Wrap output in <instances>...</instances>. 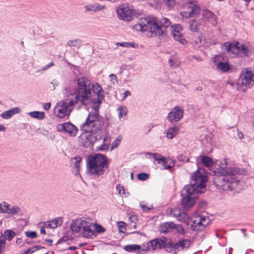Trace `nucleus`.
<instances>
[{"label":"nucleus","mask_w":254,"mask_h":254,"mask_svg":"<svg viewBox=\"0 0 254 254\" xmlns=\"http://www.w3.org/2000/svg\"><path fill=\"white\" fill-rule=\"evenodd\" d=\"M77 84L76 93L74 92L73 93L70 87L65 88L66 92L74 96V99H71L68 102L62 103V106L58 109L57 116L59 118H63L69 114L72 110L73 106L78 102L79 97L81 98L82 104L86 105L88 103L91 94L90 81L86 77H81L77 80Z\"/></svg>","instance_id":"nucleus-1"},{"label":"nucleus","mask_w":254,"mask_h":254,"mask_svg":"<svg viewBox=\"0 0 254 254\" xmlns=\"http://www.w3.org/2000/svg\"><path fill=\"white\" fill-rule=\"evenodd\" d=\"M207 181V177L199 169L191 176L190 183L185 186L181 191L182 204L186 209L192 207L195 203L197 194L203 192Z\"/></svg>","instance_id":"nucleus-2"},{"label":"nucleus","mask_w":254,"mask_h":254,"mask_svg":"<svg viewBox=\"0 0 254 254\" xmlns=\"http://www.w3.org/2000/svg\"><path fill=\"white\" fill-rule=\"evenodd\" d=\"M94 108L95 112H90L86 121L80 126L82 131L91 133L89 136L91 138L90 143L101 139L102 130L104 126V119L98 111V107H96L95 105Z\"/></svg>","instance_id":"nucleus-3"},{"label":"nucleus","mask_w":254,"mask_h":254,"mask_svg":"<svg viewBox=\"0 0 254 254\" xmlns=\"http://www.w3.org/2000/svg\"><path fill=\"white\" fill-rule=\"evenodd\" d=\"M226 164L222 166L219 169L213 171L210 173L214 176L213 182L218 189L226 190H232V187L230 186V183H234L233 177L240 173V170L238 168H226Z\"/></svg>","instance_id":"nucleus-4"},{"label":"nucleus","mask_w":254,"mask_h":254,"mask_svg":"<svg viewBox=\"0 0 254 254\" xmlns=\"http://www.w3.org/2000/svg\"><path fill=\"white\" fill-rule=\"evenodd\" d=\"M86 167L89 175L98 177L104 174L108 168L106 156L100 153L88 156L86 159Z\"/></svg>","instance_id":"nucleus-5"},{"label":"nucleus","mask_w":254,"mask_h":254,"mask_svg":"<svg viewBox=\"0 0 254 254\" xmlns=\"http://www.w3.org/2000/svg\"><path fill=\"white\" fill-rule=\"evenodd\" d=\"M136 31H147V36L153 37L157 35L159 31V25L156 18L152 17H141L138 20L137 24L133 27Z\"/></svg>","instance_id":"nucleus-6"},{"label":"nucleus","mask_w":254,"mask_h":254,"mask_svg":"<svg viewBox=\"0 0 254 254\" xmlns=\"http://www.w3.org/2000/svg\"><path fill=\"white\" fill-rule=\"evenodd\" d=\"M93 225L91 222L83 220L82 218L73 220L70 224V229L76 237L80 234L85 238H92L94 234Z\"/></svg>","instance_id":"nucleus-7"},{"label":"nucleus","mask_w":254,"mask_h":254,"mask_svg":"<svg viewBox=\"0 0 254 254\" xmlns=\"http://www.w3.org/2000/svg\"><path fill=\"white\" fill-rule=\"evenodd\" d=\"M190 243V241L188 239H181L175 244L167 238L162 237L160 238V249H164L168 253H176V251L189 248Z\"/></svg>","instance_id":"nucleus-8"},{"label":"nucleus","mask_w":254,"mask_h":254,"mask_svg":"<svg viewBox=\"0 0 254 254\" xmlns=\"http://www.w3.org/2000/svg\"><path fill=\"white\" fill-rule=\"evenodd\" d=\"M222 48L228 53L240 57L243 56L249 57L251 54L250 48L238 42L235 43L225 42L223 44Z\"/></svg>","instance_id":"nucleus-9"},{"label":"nucleus","mask_w":254,"mask_h":254,"mask_svg":"<svg viewBox=\"0 0 254 254\" xmlns=\"http://www.w3.org/2000/svg\"><path fill=\"white\" fill-rule=\"evenodd\" d=\"M254 72L250 68H245L242 70L238 80V84L251 87L254 81Z\"/></svg>","instance_id":"nucleus-10"},{"label":"nucleus","mask_w":254,"mask_h":254,"mask_svg":"<svg viewBox=\"0 0 254 254\" xmlns=\"http://www.w3.org/2000/svg\"><path fill=\"white\" fill-rule=\"evenodd\" d=\"M116 11L121 19L127 21L132 20L135 14V10L129 5H121L118 7Z\"/></svg>","instance_id":"nucleus-11"},{"label":"nucleus","mask_w":254,"mask_h":254,"mask_svg":"<svg viewBox=\"0 0 254 254\" xmlns=\"http://www.w3.org/2000/svg\"><path fill=\"white\" fill-rule=\"evenodd\" d=\"M170 231H176L181 234H183L185 232L181 225H176L172 222H165L160 225V233H166Z\"/></svg>","instance_id":"nucleus-12"},{"label":"nucleus","mask_w":254,"mask_h":254,"mask_svg":"<svg viewBox=\"0 0 254 254\" xmlns=\"http://www.w3.org/2000/svg\"><path fill=\"white\" fill-rule=\"evenodd\" d=\"M57 129L59 132L67 133L70 136H76L78 131L77 127L70 122L58 125Z\"/></svg>","instance_id":"nucleus-13"},{"label":"nucleus","mask_w":254,"mask_h":254,"mask_svg":"<svg viewBox=\"0 0 254 254\" xmlns=\"http://www.w3.org/2000/svg\"><path fill=\"white\" fill-rule=\"evenodd\" d=\"M171 26V22L169 19L163 18L160 20V41L166 42L167 40V30Z\"/></svg>","instance_id":"nucleus-14"},{"label":"nucleus","mask_w":254,"mask_h":254,"mask_svg":"<svg viewBox=\"0 0 254 254\" xmlns=\"http://www.w3.org/2000/svg\"><path fill=\"white\" fill-rule=\"evenodd\" d=\"M170 29L175 40L179 42L183 45H185L187 43V41L180 32V30H182L180 25H172L170 27Z\"/></svg>","instance_id":"nucleus-15"},{"label":"nucleus","mask_w":254,"mask_h":254,"mask_svg":"<svg viewBox=\"0 0 254 254\" xmlns=\"http://www.w3.org/2000/svg\"><path fill=\"white\" fill-rule=\"evenodd\" d=\"M183 109L180 107H176L169 113L167 118L170 122H177L183 118Z\"/></svg>","instance_id":"nucleus-16"},{"label":"nucleus","mask_w":254,"mask_h":254,"mask_svg":"<svg viewBox=\"0 0 254 254\" xmlns=\"http://www.w3.org/2000/svg\"><path fill=\"white\" fill-rule=\"evenodd\" d=\"M186 4L190 8V10L189 12L184 11L182 12L181 14L183 17H194L199 14L200 8L195 4L193 1H190L187 3Z\"/></svg>","instance_id":"nucleus-17"},{"label":"nucleus","mask_w":254,"mask_h":254,"mask_svg":"<svg viewBox=\"0 0 254 254\" xmlns=\"http://www.w3.org/2000/svg\"><path fill=\"white\" fill-rule=\"evenodd\" d=\"M92 89L93 93L96 94L98 97V100L96 102H94V104H97L99 106L101 103L102 100L104 98V91L98 83L93 84L92 86Z\"/></svg>","instance_id":"nucleus-18"},{"label":"nucleus","mask_w":254,"mask_h":254,"mask_svg":"<svg viewBox=\"0 0 254 254\" xmlns=\"http://www.w3.org/2000/svg\"><path fill=\"white\" fill-rule=\"evenodd\" d=\"M162 163V169H170L175 166V161L171 158H166L160 155V164Z\"/></svg>","instance_id":"nucleus-19"},{"label":"nucleus","mask_w":254,"mask_h":254,"mask_svg":"<svg viewBox=\"0 0 254 254\" xmlns=\"http://www.w3.org/2000/svg\"><path fill=\"white\" fill-rule=\"evenodd\" d=\"M106 8L105 5H101L97 3H90L84 6L85 12H89L91 11L96 12Z\"/></svg>","instance_id":"nucleus-20"},{"label":"nucleus","mask_w":254,"mask_h":254,"mask_svg":"<svg viewBox=\"0 0 254 254\" xmlns=\"http://www.w3.org/2000/svg\"><path fill=\"white\" fill-rule=\"evenodd\" d=\"M202 19L204 21H208L214 24L216 21V16L211 11L208 10H203Z\"/></svg>","instance_id":"nucleus-21"},{"label":"nucleus","mask_w":254,"mask_h":254,"mask_svg":"<svg viewBox=\"0 0 254 254\" xmlns=\"http://www.w3.org/2000/svg\"><path fill=\"white\" fill-rule=\"evenodd\" d=\"M172 214L182 222H185L186 220L189 218V216L187 213L182 212L181 210L179 208H176L173 210L172 211Z\"/></svg>","instance_id":"nucleus-22"},{"label":"nucleus","mask_w":254,"mask_h":254,"mask_svg":"<svg viewBox=\"0 0 254 254\" xmlns=\"http://www.w3.org/2000/svg\"><path fill=\"white\" fill-rule=\"evenodd\" d=\"M159 239L156 238L155 239L150 241L147 243L146 246H144L142 248V251L143 252H147L149 251L150 249L152 250H155L157 248V244L159 243Z\"/></svg>","instance_id":"nucleus-23"},{"label":"nucleus","mask_w":254,"mask_h":254,"mask_svg":"<svg viewBox=\"0 0 254 254\" xmlns=\"http://www.w3.org/2000/svg\"><path fill=\"white\" fill-rule=\"evenodd\" d=\"M20 109L19 108H13L10 110L5 111L2 113L0 116L4 119H8L10 118L13 115L18 113Z\"/></svg>","instance_id":"nucleus-24"},{"label":"nucleus","mask_w":254,"mask_h":254,"mask_svg":"<svg viewBox=\"0 0 254 254\" xmlns=\"http://www.w3.org/2000/svg\"><path fill=\"white\" fill-rule=\"evenodd\" d=\"M180 127L178 126L170 127L166 133V136L169 139H172L179 131Z\"/></svg>","instance_id":"nucleus-25"},{"label":"nucleus","mask_w":254,"mask_h":254,"mask_svg":"<svg viewBox=\"0 0 254 254\" xmlns=\"http://www.w3.org/2000/svg\"><path fill=\"white\" fill-rule=\"evenodd\" d=\"M124 249L127 252H134L141 249L140 246L136 244L127 245L124 247Z\"/></svg>","instance_id":"nucleus-26"},{"label":"nucleus","mask_w":254,"mask_h":254,"mask_svg":"<svg viewBox=\"0 0 254 254\" xmlns=\"http://www.w3.org/2000/svg\"><path fill=\"white\" fill-rule=\"evenodd\" d=\"M202 163L207 167H211L213 164L212 159L207 156H203L201 159Z\"/></svg>","instance_id":"nucleus-27"},{"label":"nucleus","mask_w":254,"mask_h":254,"mask_svg":"<svg viewBox=\"0 0 254 254\" xmlns=\"http://www.w3.org/2000/svg\"><path fill=\"white\" fill-rule=\"evenodd\" d=\"M32 118L42 120L45 117V113L43 112L33 111L29 113Z\"/></svg>","instance_id":"nucleus-28"},{"label":"nucleus","mask_w":254,"mask_h":254,"mask_svg":"<svg viewBox=\"0 0 254 254\" xmlns=\"http://www.w3.org/2000/svg\"><path fill=\"white\" fill-rule=\"evenodd\" d=\"M52 224H50V228H55L63 224V219L62 217L54 218L51 221Z\"/></svg>","instance_id":"nucleus-29"},{"label":"nucleus","mask_w":254,"mask_h":254,"mask_svg":"<svg viewBox=\"0 0 254 254\" xmlns=\"http://www.w3.org/2000/svg\"><path fill=\"white\" fill-rule=\"evenodd\" d=\"M10 205L5 201H3L0 203V213L3 214H7Z\"/></svg>","instance_id":"nucleus-30"},{"label":"nucleus","mask_w":254,"mask_h":254,"mask_svg":"<svg viewBox=\"0 0 254 254\" xmlns=\"http://www.w3.org/2000/svg\"><path fill=\"white\" fill-rule=\"evenodd\" d=\"M217 67L222 71H227L230 69V66L227 63L219 62L217 64Z\"/></svg>","instance_id":"nucleus-31"},{"label":"nucleus","mask_w":254,"mask_h":254,"mask_svg":"<svg viewBox=\"0 0 254 254\" xmlns=\"http://www.w3.org/2000/svg\"><path fill=\"white\" fill-rule=\"evenodd\" d=\"M20 210L21 209L18 206L13 205L12 207H9L7 214L13 215H16Z\"/></svg>","instance_id":"nucleus-32"},{"label":"nucleus","mask_w":254,"mask_h":254,"mask_svg":"<svg viewBox=\"0 0 254 254\" xmlns=\"http://www.w3.org/2000/svg\"><path fill=\"white\" fill-rule=\"evenodd\" d=\"M209 222V219L208 217H202L199 218L198 221V224H200L202 227V229L207 226Z\"/></svg>","instance_id":"nucleus-33"},{"label":"nucleus","mask_w":254,"mask_h":254,"mask_svg":"<svg viewBox=\"0 0 254 254\" xmlns=\"http://www.w3.org/2000/svg\"><path fill=\"white\" fill-rule=\"evenodd\" d=\"M15 235V233L11 230H5L4 231V234H3V235L5 236L6 239L7 238L9 241H11Z\"/></svg>","instance_id":"nucleus-34"},{"label":"nucleus","mask_w":254,"mask_h":254,"mask_svg":"<svg viewBox=\"0 0 254 254\" xmlns=\"http://www.w3.org/2000/svg\"><path fill=\"white\" fill-rule=\"evenodd\" d=\"M81 158L79 156H76L71 159L72 163L74 164V167L78 171Z\"/></svg>","instance_id":"nucleus-35"},{"label":"nucleus","mask_w":254,"mask_h":254,"mask_svg":"<svg viewBox=\"0 0 254 254\" xmlns=\"http://www.w3.org/2000/svg\"><path fill=\"white\" fill-rule=\"evenodd\" d=\"M117 45H120L122 47H133L134 48H136L138 47V45L131 42H122V43H117Z\"/></svg>","instance_id":"nucleus-36"},{"label":"nucleus","mask_w":254,"mask_h":254,"mask_svg":"<svg viewBox=\"0 0 254 254\" xmlns=\"http://www.w3.org/2000/svg\"><path fill=\"white\" fill-rule=\"evenodd\" d=\"M119 111L118 117L121 119L123 116H126L127 113V108L125 106L120 107L118 109Z\"/></svg>","instance_id":"nucleus-37"},{"label":"nucleus","mask_w":254,"mask_h":254,"mask_svg":"<svg viewBox=\"0 0 254 254\" xmlns=\"http://www.w3.org/2000/svg\"><path fill=\"white\" fill-rule=\"evenodd\" d=\"M44 248L39 246H34L32 248H28L25 250V252L23 254H28L30 253L31 254L34 253L36 251L40 250V249H44Z\"/></svg>","instance_id":"nucleus-38"},{"label":"nucleus","mask_w":254,"mask_h":254,"mask_svg":"<svg viewBox=\"0 0 254 254\" xmlns=\"http://www.w3.org/2000/svg\"><path fill=\"white\" fill-rule=\"evenodd\" d=\"M81 43V40L79 39H74L72 40L68 41L67 44L69 46H79Z\"/></svg>","instance_id":"nucleus-39"},{"label":"nucleus","mask_w":254,"mask_h":254,"mask_svg":"<svg viewBox=\"0 0 254 254\" xmlns=\"http://www.w3.org/2000/svg\"><path fill=\"white\" fill-rule=\"evenodd\" d=\"M198 221L195 220L193 222L192 224H191V229L193 231H198L200 230H202V227L201 226L200 224H198Z\"/></svg>","instance_id":"nucleus-40"},{"label":"nucleus","mask_w":254,"mask_h":254,"mask_svg":"<svg viewBox=\"0 0 254 254\" xmlns=\"http://www.w3.org/2000/svg\"><path fill=\"white\" fill-rule=\"evenodd\" d=\"M129 220L130 221V226L131 227L135 228L136 222L138 221L137 216L135 215H131L130 217Z\"/></svg>","instance_id":"nucleus-41"},{"label":"nucleus","mask_w":254,"mask_h":254,"mask_svg":"<svg viewBox=\"0 0 254 254\" xmlns=\"http://www.w3.org/2000/svg\"><path fill=\"white\" fill-rule=\"evenodd\" d=\"M189 28L190 30L193 32H197L199 29L197 24L195 23V20L194 19L193 20V22L190 24Z\"/></svg>","instance_id":"nucleus-42"},{"label":"nucleus","mask_w":254,"mask_h":254,"mask_svg":"<svg viewBox=\"0 0 254 254\" xmlns=\"http://www.w3.org/2000/svg\"><path fill=\"white\" fill-rule=\"evenodd\" d=\"M159 0H147V3L151 6L154 8H158L159 7Z\"/></svg>","instance_id":"nucleus-43"},{"label":"nucleus","mask_w":254,"mask_h":254,"mask_svg":"<svg viewBox=\"0 0 254 254\" xmlns=\"http://www.w3.org/2000/svg\"><path fill=\"white\" fill-rule=\"evenodd\" d=\"M25 235L27 237L34 239L37 237V235L35 231H26L25 232Z\"/></svg>","instance_id":"nucleus-44"},{"label":"nucleus","mask_w":254,"mask_h":254,"mask_svg":"<svg viewBox=\"0 0 254 254\" xmlns=\"http://www.w3.org/2000/svg\"><path fill=\"white\" fill-rule=\"evenodd\" d=\"M148 178L149 175L145 173H142L137 175V178L140 181H145Z\"/></svg>","instance_id":"nucleus-45"},{"label":"nucleus","mask_w":254,"mask_h":254,"mask_svg":"<svg viewBox=\"0 0 254 254\" xmlns=\"http://www.w3.org/2000/svg\"><path fill=\"white\" fill-rule=\"evenodd\" d=\"M146 156L147 158H153L154 161H158V162H159V158L157 157V153H151L148 152L146 153Z\"/></svg>","instance_id":"nucleus-46"},{"label":"nucleus","mask_w":254,"mask_h":254,"mask_svg":"<svg viewBox=\"0 0 254 254\" xmlns=\"http://www.w3.org/2000/svg\"><path fill=\"white\" fill-rule=\"evenodd\" d=\"M95 231L98 233H103L105 231V229L101 225L96 224L95 225Z\"/></svg>","instance_id":"nucleus-47"},{"label":"nucleus","mask_w":254,"mask_h":254,"mask_svg":"<svg viewBox=\"0 0 254 254\" xmlns=\"http://www.w3.org/2000/svg\"><path fill=\"white\" fill-rule=\"evenodd\" d=\"M177 159L178 160L184 162H188L189 161V158L183 154H180L177 156Z\"/></svg>","instance_id":"nucleus-48"},{"label":"nucleus","mask_w":254,"mask_h":254,"mask_svg":"<svg viewBox=\"0 0 254 254\" xmlns=\"http://www.w3.org/2000/svg\"><path fill=\"white\" fill-rule=\"evenodd\" d=\"M109 78L112 84H115L118 83V78L115 74H111L109 75Z\"/></svg>","instance_id":"nucleus-49"},{"label":"nucleus","mask_w":254,"mask_h":254,"mask_svg":"<svg viewBox=\"0 0 254 254\" xmlns=\"http://www.w3.org/2000/svg\"><path fill=\"white\" fill-rule=\"evenodd\" d=\"M117 190H118V192L121 196L125 194V190L123 187L118 185L117 186Z\"/></svg>","instance_id":"nucleus-50"},{"label":"nucleus","mask_w":254,"mask_h":254,"mask_svg":"<svg viewBox=\"0 0 254 254\" xmlns=\"http://www.w3.org/2000/svg\"><path fill=\"white\" fill-rule=\"evenodd\" d=\"M109 143L110 141H107V142H105L104 143H103L98 147V149L99 150H107L108 148Z\"/></svg>","instance_id":"nucleus-51"},{"label":"nucleus","mask_w":254,"mask_h":254,"mask_svg":"<svg viewBox=\"0 0 254 254\" xmlns=\"http://www.w3.org/2000/svg\"><path fill=\"white\" fill-rule=\"evenodd\" d=\"M164 2L169 7H172L175 4V0H164Z\"/></svg>","instance_id":"nucleus-52"},{"label":"nucleus","mask_w":254,"mask_h":254,"mask_svg":"<svg viewBox=\"0 0 254 254\" xmlns=\"http://www.w3.org/2000/svg\"><path fill=\"white\" fill-rule=\"evenodd\" d=\"M140 206L145 211H147L151 209V208H149L147 207L146 205H145L143 202H140Z\"/></svg>","instance_id":"nucleus-53"},{"label":"nucleus","mask_w":254,"mask_h":254,"mask_svg":"<svg viewBox=\"0 0 254 254\" xmlns=\"http://www.w3.org/2000/svg\"><path fill=\"white\" fill-rule=\"evenodd\" d=\"M54 62H51L49 64H48L47 65H46L44 66L43 67H42V68L41 69V70L45 71V70L48 69L49 68H50L52 66L54 65Z\"/></svg>","instance_id":"nucleus-54"},{"label":"nucleus","mask_w":254,"mask_h":254,"mask_svg":"<svg viewBox=\"0 0 254 254\" xmlns=\"http://www.w3.org/2000/svg\"><path fill=\"white\" fill-rule=\"evenodd\" d=\"M51 84L52 85V90L55 89V86H58L59 85V82L58 81L56 80V79H54L51 82Z\"/></svg>","instance_id":"nucleus-55"},{"label":"nucleus","mask_w":254,"mask_h":254,"mask_svg":"<svg viewBox=\"0 0 254 254\" xmlns=\"http://www.w3.org/2000/svg\"><path fill=\"white\" fill-rule=\"evenodd\" d=\"M51 104L50 103H46L43 104V108L45 110H49L51 107Z\"/></svg>","instance_id":"nucleus-56"},{"label":"nucleus","mask_w":254,"mask_h":254,"mask_svg":"<svg viewBox=\"0 0 254 254\" xmlns=\"http://www.w3.org/2000/svg\"><path fill=\"white\" fill-rule=\"evenodd\" d=\"M76 249V247H68L67 248L65 249L64 250V251L65 252V253L66 254H68V251L69 250H75V249Z\"/></svg>","instance_id":"nucleus-57"},{"label":"nucleus","mask_w":254,"mask_h":254,"mask_svg":"<svg viewBox=\"0 0 254 254\" xmlns=\"http://www.w3.org/2000/svg\"><path fill=\"white\" fill-rule=\"evenodd\" d=\"M120 140H119V139H117L116 140H115L113 143H112V145L113 147H117L118 146L119 144H120Z\"/></svg>","instance_id":"nucleus-58"},{"label":"nucleus","mask_w":254,"mask_h":254,"mask_svg":"<svg viewBox=\"0 0 254 254\" xmlns=\"http://www.w3.org/2000/svg\"><path fill=\"white\" fill-rule=\"evenodd\" d=\"M130 95V92L129 91H126L124 93L123 97V100H125L127 96Z\"/></svg>","instance_id":"nucleus-59"},{"label":"nucleus","mask_w":254,"mask_h":254,"mask_svg":"<svg viewBox=\"0 0 254 254\" xmlns=\"http://www.w3.org/2000/svg\"><path fill=\"white\" fill-rule=\"evenodd\" d=\"M168 62H169V64L170 66L172 67V66H174L175 65V62H174V61L173 60L169 59Z\"/></svg>","instance_id":"nucleus-60"},{"label":"nucleus","mask_w":254,"mask_h":254,"mask_svg":"<svg viewBox=\"0 0 254 254\" xmlns=\"http://www.w3.org/2000/svg\"><path fill=\"white\" fill-rule=\"evenodd\" d=\"M62 239L59 240L58 241V242L56 243V245L57 246L60 245L61 244H62V245H63V246L66 245V242H64L63 243H62Z\"/></svg>","instance_id":"nucleus-61"},{"label":"nucleus","mask_w":254,"mask_h":254,"mask_svg":"<svg viewBox=\"0 0 254 254\" xmlns=\"http://www.w3.org/2000/svg\"><path fill=\"white\" fill-rule=\"evenodd\" d=\"M50 224H52L51 221H47V222L45 223V224H44L45 227L50 228Z\"/></svg>","instance_id":"nucleus-62"},{"label":"nucleus","mask_w":254,"mask_h":254,"mask_svg":"<svg viewBox=\"0 0 254 254\" xmlns=\"http://www.w3.org/2000/svg\"><path fill=\"white\" fill-rule=\"evenodd\" d=\"M103 140H104L103 143H104L105 142H107V141L110 142V138L108 136H106L104 137Z\"/></svg>","instance_id":"nucleus-63"},{"label":"nucleus","mask_w":254,"mask_h":254,"mask_svg":"<svg viewBox=\"0 0 254 254\" xmlns=\"http://www.w3.org/2000/svg\"><path fill=\"white\" fill-rule=\"evenodd\" d=\"M121 224H119V225H118V227H119V228L120 229V228H124V229H125V223H124V222H122L121 223Z\"/></svg>","instance_id":"nucleus-64"}]
</instances>
